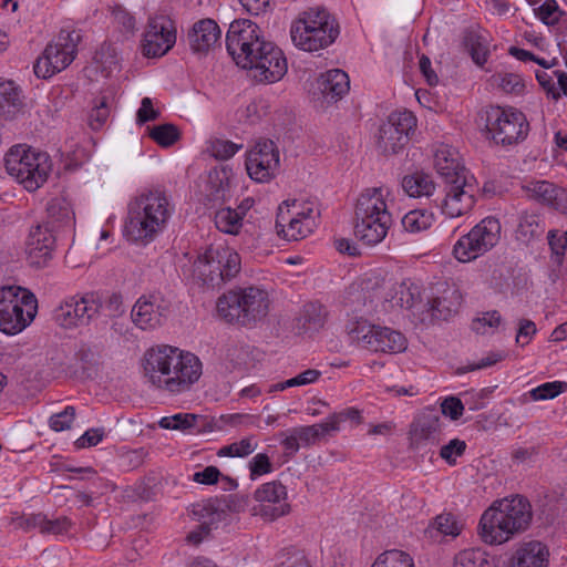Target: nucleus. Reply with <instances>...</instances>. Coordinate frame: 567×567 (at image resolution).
Returning a JSON list of instances; mask_svg holds the SVG:
<instances>
[{"label":"nucleus","mask_w":567,"mask_h":567,"mask_svg":"<svg viewBox=\"0 0 567 567\" xmlns=\"http://www.w3.org/2000/svg\"><path fill=\"white\" fill-rule=\"evenodd\" d=\"M262 35L259 25L251 20L240 19L230 23L226 34V49L234 61L239 59L247 64V58L251 54V47L258 44Z\"/></svg>","instance_id":"obj_16"},{"label":"nucleus","mask_w":567,"mask_h":567,"mask_svg":"<svg viewBox=\"0 0 567 567\" xmlns=\"http://www.w3.org/2000/svg\"><path fill=\"white\" fill-rule=\"evenodd\" d=\"M175 42L176 32L169 19L161 16L148 20L142 45L145 56H162L173 48Z\"/></svg>","instance_id":"obj_18"},{"label":"nucleus","mask_w":567,"mask_h":567,"mask_svg":"<svg viewBox=\"0 0 567 567\" xmlns=\"http://www.w3.org/2000/svg\"><path fill=\"white\" fill-rule=\"evenodd\" d=\"M312 213L313 209L310 206L293 212V218L289 220L287 229L279 228V236L287 240H299L307 237L315 225Z\"/></svg>","instance_id":"obj_31"},{"label":"nucleus","mask_w":567,"mask_h":567,"mask_svg":"<svg viewBox=\"0 0 567 567\" xmlns=\"http://www.w3.org/2000/svg\"><path fill=\"white\" fill-rule=\"evenodd\" d=\"M80 41L81 34L79 31L61 30L56 39L45 48L43 54L49 64L61 72L75 59Z\"/></svg>","instance_id":"obj_19"},{"label":"nucleus","mask_w":567,"mask_h":567,"mask_svg":"<svg viewBox=\"0 0 567 567\" xmlns=\"http://www.w3.org/2000/svg\"><path fill=\"white\" fill-rule=\"evenodd\" d=\"M254 157H256V161H269V165L271 164L275 169H278L279 167V151L270 140H264L256 143L254 148L247 155V158Z\"/></svg>","instance_id":"obj_43"},{"label":"nucleus","mask_w":567,"mask_h":567,"mask_svg":"<svg viewBox=\"0 0 567 567\" xmlns=\"http://www.w3.org/2000/svg\"><path fill=\"white\" fill-rule=\"evenodd\" d=\"M430 311L433 318L447 320L456 312V307H452V303L445 297H437L430 301Z\"/></svg>","instance_id":"obj_59"},{"label":"nucleus","mask_w":567,"mask_h":567,"mask_svg":"<svg viewBox=\"0 0 567 567\" xmlns=\"http://www.w3.org/2000/svg\"><path fill=\"white\" fill-rule=\"evenodd\" d=\"M258 446V443L255 441L254 436L245 437L239 442H234L231 444L223 446L217 455L218 456H229V457H244L250 455Z\"/></svg>","instance_id":"obj_49"},{"label":"nucleus","mask_w":567,"mask_h":567,"mask_svg":"<svg viewBox=\"0 0 567 567\" xmlns=\"http://www.w3.org/2000/svg\"><path fill=\"white\" fill-rule=\"evenodd\" d=\"M432 526L435 527L436 530L440 532L442 535L453 537L460 535L463 528V525L451 513H443L437 515L434 518Z\"/></svg>","instance_id":"obj_55"},{"label":"nucleus","mask_w":567,"mask_h":567,"mask_svg":"<svg viewBox=\"0 0 567 567\" xmlns=\"http://www.w3.org/2000/svg\"><path fill=\"white\" fill-rule=\"evenodd\" d=\"M97 305L100 306L97 310L99 318L103 317L112 320L121 318L125 312L122 296L118 293H112L104 299L97 293Z\"/></svg>","instance_id":"obj_41"},{"label":"nucleus","mask_w":567,"mask_h":567,"mask_svg":"<svg viewBox=\"0 0 567 567\" xmlns=\"http://www.w3.org/2000/svg\"><path fill=\"white\" fill-rule=\"evenodd\" d=\"M350 86L348 74L339 69L327 71L318 80V87L327 102L338 101Z\"/></svg>","instance_id":"obj_27"},{"label":"nucleus","mask_w":567,"mask_h":567,"mask_svg":"<svg viewBox=\"0 0 567 567\" xmlns=\"http://www.w3.org/2000/svg\"><path fill=\"white\" fill-rule=\"evenodd\" d=\"M402 227L409 233H419L431 226V215L422 210H411L401 220Z\"/></svg>","instance_id":"obj_52"},{"label":"nucleus","mask_w":567,"mask_h":567,"mask_svg":"<svg viewBox=\"0 0 567 567\" xmlns=\"http://www.w3.org/2000/svg\"><path fill=\"white\" fill-rule=\"evenodd\" d=\"M295 433H297L299 441L303 442L307 445L313 444L321 437L326 436L330 432H334L336 427L331 424H328L327 421L319 424L308 425L295 427Z\"/></svg>","instance_id":"obj_46"},{"label":"nucleus","mask_w":567,"mask_h":567,"mask_svg":"<svg viewBox=\"0 0 567 567\" xmlns=\"http://www.w3.org/2000/svg\"><path fill=\"white\" fill-rule=\"evenodd\" d=\"M144 374L156 388L182 393L200 378L202 362L190 352L161 346L145 353Z\"/></svg>","instance_id":"obj_1"},{"label":"nucleus","mask_w":567,"mask_h":567,"mask_svg":"<svg viewBox=\"0 0 567 567\" xmlns=\"http://www.w3.org/2000/svg\"><path fill=\"white\" fill-rule=\"evenodd\" d=\"M75 419V408L68 405L62 412L51 415L49 419L50 427L55 432L71 429Z\"/></svg>","instance_id":"obj_57"},{"label":"nucleus","mask_w":567,"mask_h":567,"mask_svg":"<svg viewBox=\"0 0 567 567\" xmlns=\"http://www.w3.org/2000/svg\"><path fill=\"white\" fill-rule=\"evenodd\" d=\"M567 388L566 382L554 381L546 382L535 389H533L529 394L534 401L540 400H551L558 396L564 390Z\"/></svg>","instance_id":"obj_56"},{"label":"nucleus","mask_w":567,"mask_h":567,"mask_svg":"<svg viewBox=\"0 0 567 567\" xmlns=\"http://www.w3.org/2000/svg\"><path fill=\"white\" fill-rule=\"evenodd\" d=\"M549 551L540 542L525 544L516 553L517 564L514 567H547Z\"/></svg>","instance_id":"obj_33"},{"label":"nucleus","mask_w":567,"mask_h":567,"mask_svg":"<svg viewBox=\"0 0 567 567\" xmlns=\"http://www.w3.org/2000/svg\"><path fill=\"white\" fill-rule=\"evenodd\" d=\"M434 167L446 185L472 176L460 163L458 154L449 146H441L435 151Z\"/></svg>","instance_id":"obj_24"},{"label":"nucleus","mask_w":567,"mask_h":567,"mask_svg":"<svg viewBox=\"0 0 567 567\" xmlns=\"http://www.w3.org/2000/svg\"><path fill=\"white\" fill-rule=\"evenodd\" d=\"M493 81L505 93L519 95L525 89L523 79L515 73L501 72L493 75Z\"/></svg>","instance_id":"obj_50"},{"label":"nucleus","mask_w":567,"mask_h":567,"mask_svg":"<svg viewBox=\"0 0 567 567\" xmlns=\"http://www.w3.org/2000/svg\"><path fill=\"white\" fill-rule=\"evenodd\" d=\"M532 517V506L520 495L497 501L482 515L480 535L486 544H503L526 530Z\"/></svg>","instance_id":"obj_2"},{"label":"nucleus","mask_w":567,"mask_h":567,"mask_svg":"<svg viewBox=\"0 0 567 567\" xmlns=\"http://www.w3.org/2000/svg\"><path fill=\"white\" fill-rule=\"evenodd\" d=\"M38 301L35 296L19 286L0 288V330L7 334H17L24 330L35 318Z\"/></svg>","instance_id":"obj_7"},{"label":"nucleus","mask_w":567,"mask_h":567,"mask_svg":"<svg viewBox=\"0 0 567 567\" xmlns=\"http://www.w3.org/2000/svg\"><path fill=\"white\" fill-rule=\"evenodd\" d=\"M485 136L496 145L512 146L523 142L529 133L526 115L514 107L489 105L478 114Z\"/></svg>","instance_id":"obj_6"},{"label":"nucleus","mask_w":567,"mask_h":567,"mask_svg":"<svg viewBox=\"0 0 567 567\" xmlns=\"http://www.w3.org/2000/svg\"><path fill=\"white\" fill-rule=\"evenodd\" d=\"M99 307L96 292L75 295L54 310L53 318L59 326L65 329L86 327L99 318Z\"/></svg>","instance_id":"obj_13"},{"label":"nucleus","mask_w":567,"mask_h":567,"mask_svg":"<svg viewBox=\"0 0 567 567\" xmlns=\"http://www.w3.org/2000/svg\"><path fill=\"white\" fill-rule=\"evenodd\" d=\"M466 443L458 439L451 440L446 445H443L440 451V456L445 460L450 465L456 463L453 456H461L465 452Z\"/></svg>","instance_id":"obj_61"},{"label":"nucleus","mask_w":567,"mask_h":567,"mask_svg":"<svg viewBox=\"0 0 567 567\" xmlns=\"http://www.w3.org/2000/svg\"><path fill=\"white\" fill-rule=\"evenodd\" d=\"M4 166L29 192L37 190L48 179L52 164L47 153L17 145L4 157Z\"/></svg>","instance_id":"obj_8"},{"label":"nucleus","mask_w":567,"mask_h":567,"mask_svg":"<svg viewBox=\"0 0 567 567\" xmlns=\"http://www.w3.org/2000/svg\"><path fill=\"white\" fill-rule=\"evenodd\" d=\"M355 216L392 219L382 187L364 189L357 199Z\"/></svg>","instance_id":"obj_25"},{"label":"nucleus","mask_w":567,"mask_h":567,"mask_svg":"<svg viewBox=\"0 0 567 567\" xmlns=\"http://www.w3.org/2000/svg\"><path fill=\"white\" fill-rule=\"evenodd\" d=\"M391 225L392 219L355 216L354 235L364 245L374 246L385 238Z\"/></svg>","instance_id":"obj_26"},{"label":"nucleus","mask_w":567,"mask_h":567,"mask_svg":"<svg viewBox=\"0 0 567 567\" xmlns=\"http://www.w3.org/2000/svg\"><path fill=\"white\" fill-rule=\"evenodd\" d=\"M254 498L258 505L254 506L255 515H259L265 520L274 522L290 512V505L287 503V488L279 481H271L259 486Z\"/></svg>","instance_id":"obj_15"},{"label":"nucleus","mask_w":567,"mask_h":567,"mask_svg":"<svg viewBox=\"0 0 567 567\" xmlns=\"http://www.w3.org/2000/svg\"><path fill=\"white\" fill-rule=\"evenodd\" d=\"M250 478L255 480L260 475L268 474L272 470V464L265 453L255 455L249 462Z\"/></svg>","instance_id":"obj_62"},{"label":"nucleus","mask_w":567,"mask_h":567,"mask_svg":"<svg viewBox=\"0 0 567 567\" xmlns=\"http://www.w3.org/2000/svg\"><path fill=\"white\" fill-rule=\"evenodd\" d=\"M544 228L542 226L540 217L536 214L524 213L519 217V224L517 227V237L523 241H529L530 239L538 237L543 234Z\"/></svg>","instance_id":"obj_40"},{"label":"nucleus","mask_w":567,"mask_h":567,"mask_svg":"<svg viewBox=\"0 0 567 567\" xmlns=\"http://www.w3.org/2000/svg\"><path fill=\"white\" fill-rule=\"evenodd\" d=\"M56 233V228L50 223L39 221L30 227L25 240V254L31 267H45L52 259Z\"/></svg>","instance_id":"obj_14"},{"label":"nucleus","mask_w":567,"mask_h":567,"mask_svg":"<svg viewBox=\"0 0 567 567\" xmlns=\"http://www.w3.org/2000/svg\"><path fill=\"white\" fill-rule=\"evenodd\" d=\"M386 123L392 128H395L399 134L405 135V138L410 141V134L416 126V117L411 111H396L389 115Z\"/></svg>","instance_id":"obj_42"},{"label":"nucleus","mask_w":567,"mask_h":567,"mask_svg":"<svg viewBox=\"0 0 567 567\" xmlns=\"http://www.w3.org/2000/svg\"><path fill=\"white\" fill-rule=\"evenodd\" d=\"M371 567H414V563L408 553L392 549L380 554Z\"/></svg>","instance_id":"obj_44"},{"label":"nucleus","mask_w":567,"mask_h":567,"mask_svg":"<svg viewBox=\"0 0 567 567\" xmlns=\"http://www.w3.org/2000/svg\"><path fill=\"white\" fill-rule=\"evenodd\" d=\"M499 235L498 219L486 217L456 241L453 254L461 262L471 261L491 250L498 243Z\"/></svg>","instance_id":"obj_11"},{"label":"nucleus","mask_w":567,"mask_h":567,"mask_svg":"<svg viewBox=\"0 0 567 567\" xmlns=\"http://www.w3.org/2000/svg\"><path fill=\"white\" fill-rule=\"evenodd\" d=\"M408 143L409 141L405 138V135L399 134L386 122L380 126L377 147L383 155L398 154Z\"/></svg>","instance_id":"obj_36"},{"label":"nucleus","mask_w":567,"mask_h":567,"mask_svg":"<svg viewBox=\"0 0 567 567\" xmlns=\"http://www.w3.org/2000/svg\"><path fill=\"white\" fill-rule=\"evenodd\" d=\"M246 169L248 175L257 182H268L277 171L271 164L269 165V161H256V157L246 158Z\"/></svg>","instance_id":"obj_53"},{"label":"nucleus","mask_w":567,"mask_h":567,"mask_svg":"<svg viewBox=\"0 0 567 567\" xmlns=\"http://www.w3.org/2000/svg\"><path fill=\"white\" fill-rule=\"evenodd\" d=\"M200 415L194 413H177L172 416H164L158 421V425L165 430L186 431L196 426Z\"/></svg>","instance_id":"obj_45"},{"label":"nucleus","mask_w":567,"mask_h":567,"mask_svg":"<svg viewBox=\"0 0 567 567\" xmlns=\"http://www.w3.org/2000/svg\"><path fill=\"white\" fill-rule=\"evenodd\" d=\"M241 147V144L228 140L214 138L209 141L208 152L215 158L226 161L233 157Z\"/></svg>","instance_id":"obj_54"},{"label":"nucleus","mask_w":567,"mask_h":567,"mask_svg":"<svg viewBox=\"0 0 567 567\" xmlns=\"http://www.w3.org/2000/svg\"><path fill=\"white\" fill-rule=\"evenodd\" d=\"M340 33L339 23L324 7L301 11L290 28L292 43L300 50L313 52L331 45Z\"/></svg>","instance_id":"obj_4"},{"label":"nucleus","mask_w":567,"mask_h":567,"mask_svg":"<svg viewBox=\"0 0 567 567\" xmlns=\"http://www.w3.org/2000/svg\"><path fill=\"white\" fill-rule=\"evenodd\" d=\"M351 341L374 352L400 353L406 349L405 337L386 327L359 323L349 332Z\"/></svg>","instance_id":"obj_12"},{"label":"nucleus","mask_w":567,"mask_h":567,"mask_svg":"<svg viewBox=\"0 0 567 567\" xmlns=\"http://www.w3.org/2000/svg\"><path fill=\"white\" fill-rule=\"evenodd\" d=\"M442 414L449 416L451 420H458L464 411V403L456 396H449L441 403Z\"/></svg>","instance_id":"obj_64"},{"label":"nucleus","mask_w":567,"mask_h":567,"mask_svg":"<svg viewBox=\"0 0 567 567\" xmlns=\"http://www.w3.org/2000/svg\"><path fill=\"white\" fill-rule=\"evenodd\" d=\"M243 218L244 213L225 207L216 212L214 221L218 230L229 235H237L243 226Z\"/></svg>","instance_id":"obj_38"},{"label":"nucleus","mask_w":567,"mask_h":567,"mask_svg":"<svg viewBox=\"0 0 567 567\" xmlns=\"http://www.w3.org/2000/svg\"><path fill=\"white\" fill-rule=\"evenodd\" d=\"M216 309L227 323L254 327L268 315V293L257 287L233 289L218 297Z\"/></svg>","instance_id":"obj_5"},{"label":"nucleus","mask_w":567,"mask_h":567,"mask_svg":"<svg viewBox=\"0 0 567 567\" xmlns=\"http://www.w3.org/2000/svg\"><path fill=\"white\" fill-rule=\"evenodd\" d=\"M328 312L323 305L319 302H308L303 306L297 322L299 330L303 332H316L323 328L327 321Z\"/></svg>","instance_id":"obj_34"},{"label":"nucleus","mask_w":567,"mask_h":567,"mask_svg":"<svg viewBox=\"0 0 567 567\" xmlns=\"http://www.w3.org/2000/svg\"><path fill=\"white\" fill-rule=\"evenodd\" d=\"M537 16L546 25H554L558 23L559 16H555L558 11V4L556 0H546L540 7L536 9Z\"/></svg>","instance_id":"obj_63"},{"label":"nucleus","mask_w":567,"mask_h":567,"mask_svg":"<svg viewBox=\"0 0 567 567\" xmlns=\"http://www.w3.org/2000/svg\"><path fill=\"white\" fill-rule=\"evenodd\" d=\"M454 567H495L494 561L481 549H465L454 558Z\"/></svg>","instance_id":"obj_39"},{"label":"nucleus","mask_w":567,"mask_h":567,"mask_svg":"<svg viewBox=\"0 0 567 567\" xmlns=\"http://www.w3.org/2000/svg\"><path fill=\"white\" fill-rule=\"evenodd\" d=\"M22 90L12 80L0 79V116L12 118L24 105Z\"/></svg>","instance_id":"obj_29"},{"label":"nucleus","mask_w":567,"mask_h":567,"mask_svg":"<svg viewBox=\"0 0 567 567\" xmlns=\"http://www.w3.org/2000/svg\"><path fill=\"white\" fill-rule=\"evenodd\" d=\"M71 520L66 516H61L54 519H49L44 515L41 533L51 535H61L69 532L71 528Z\"/></svg>","instance_id":"obj_60"},{"label":"nucleus","mask_w":567,"mask_h":567,"mask_svg":"<svg viewBox=\"0 0 567 567\" xmlns=\"http://www.w3.org/2000/svg\"><path fill=\"white\" fill-rule=\"evenodd\" d=\"M150 136L162 147H169L179 138L178 128L171 124L155 125L150 130Z\"/></svg>","instance_id":"obj_48"},{"label":"nucleus","mask_w":567,"mask_h":567,"mask_svg":"<svg viewBox=\"0 0 567 567\" xmlns=\"http://www.w3.org/2000/svg\"><path fill=\"white\" fill-rule=\"evenodd\" d=\"M221 30L213 19H202L193 24L187 33L190 50L197 54H206L215 45L220 44Z\"/></svg>","instance_id":"obj_20"},{"label":"nucleus","mask_w":567,"mask_h":567,"mask_svg":"<svg viewBox=\"0 0 567 567\" xmlns=\"http://www.w3.org/2000/svg\"><path fill=\"white\" fill-rule=\"evenodd\" d=\"M257 43L251 47L247 64L240 62L239 59L235 61L236 64L252 71V76L258 82L279 81L287 72V61L282 51L275 43L267 41L264 35L258 39Z\"/></svg>","instance_id":"obj_10"},{"label":"nucleus","mask_w":567,"mask_h":567,"mask_svg":"<svg viewBox=\"0 0 567 567\" xmlns=\"http://www.w3.org/2000/svg\"><path fill=\"white\" fill-rule=\"evenodd\" d=\"M172 213L173 207L165 192H143L128 205L125 233L130 239L147 244L165 229Z\"/></svg>","instance_id":"obj_3"},{"label":"nucleus","mask_w":567,"mask_h":567,"mask_svg":"<svg viewBox=\"0 0 567 567\" xmlns=\"http://www.w3.org/2000/svg\"><path fill=\"white\" fill-rule=\"evenodd\" d=\"M476 183L474 176L463 178L445 186V196L441 203L442 213L449 218L468 214L475 205Z\"/></svg>","instance_id":"obj_17"},{"label":"nucleus","mask_w":567,"mask_h":567,"mask_svg":"<svg viewBox=\"0 0 567 567\" xmlns=\"http://www.w3.org/2000/svg\"><path fill=\"white\" fill-rule=\"evenodd\" d=\"M394 300L401 308L411 309L420 300V289L412 282L402 281L395 287Z\"/></svg>","instance_id":"obj_47"},{"label":"nucleus","mask_w":567,"mask_h":567,"mask_svg":"<svg viewBox=\"0 0 567 567\" xmlns=\"http://www.w3.org/2000/svg\"><path fill=\"white\" fill-rule=\"evenodd\" d=\"M231 169L214 168L207 177L206 196L209 202L223 203L229 196Z\"/></svg>","instance_id":"obj_30"},{"label":"nucleus","mask_w":567,"mask_h":567,"mask_svg":"<svg viewBox=\"0 0 567 567\" xmlns=\"http://www.w3.org/2000/svg\"><path fill=\"white\" fill-rule=\"evenodd\" d=\"M248 504V496L228 495L221 499H209L204 504H196L193 514L197 517H210V523H219L226 518L227 511L241 512Z\"/></svg>","instance_id":"obj_21"},{"label":"nucleus","mask_w":567,"mask_h":567,"mask_svg":"<svg viewBox=\"0 0 567 567\" xmlns=\"http://www.w3.org/2000/svg\"><path fill=\"white\" fill-rule=\"evenodd\" d=\"M502 322V317L497 310L486 311L472 321V330L476 333H486V328H497Z\"/></svg>","instance_id":"obj_58"},{"label":"nucleus","mask_w":567,"mask_h":567,"mask_svg":"<svg viewBox=\"0 0 567 567\" xmlns=\"http://www.w3.org/2000/svg\"><path fill=\"white\" fill-rule=\"evenodd\" d=\"M462 44L470 53L472 60L482 66L487 62L489 55V42L480 28L470 27L463 31Z\"/></svg>","instance_id":"obj_28"},{"label":"nucleus","mask_w":567,"mask_h":567,"mask_svg":"<svg viewBox=\"0 0 567 567\" xmlns=\"http://www.w3.org/2000/svg\"><path fill=\"white\" fill-rule=\"evenodd\" d=\"M240 271V256L229 247H209L198 256L193 266V276L202 285L219 288Z\"/></svg>","instance_id":"obj_9"},{"label":"nucleus","mask_w":567,"mask_h":567,"mask_svg":"<svg viewBox=\"0 0 567 567\" xmlns=\"http://www.w3.org/2000/svg\"><path fill=\"white\" fill-rule=\"evenodd\" d=\"M440 431V416L433 411L419 414L410 425L409 439L413 449H420L437 442Z\"/></svg>","instance_id":"obj_23"},{"label":"nucleus","mask_w":567,"mask_h":567,"mask_svg":"<svg viewBox=\"0 0 567 567\" xmlns=\"http://www.w3.org/2000/svg\"><path fill=\"white\" fill-rule=\"evenodd\" d=\"M110 116L109 99L99 96L93 101V107L89 115V125L92 130H100Z\"/></svg>","instance_id":"obj_51"},{"label":"nucleus","mask_w":567,"mask_h":567,"mask_svg":"<svg viewBox=\"0 0 567 567\" xmlns=\"http://www.w3.org/2000/svg\"><path fill=\"white\" fill-rule=\"evenodd\" d=\"M48 218L42 220L43 223H50V225L56 228L68 226L72 224L74 218V212L70 200L65 197H54L47 206Z\"/></svg>","instance_id":"obj_35"},{"label":"nucleus","mask_w":567,"mask_h":567,"mask_svg":"<svg viewBox=\"0 0 567 567\" xmlns=\"http://www.w3.org/2000/svg\"><path fill=\"white\" fill-rule=\"evenodd\" d=\"M402 188L410 197H429L433 194L435 185L430 175L415 172L403 177Z\"/></svg>","instance_id":"obj_37"},{"label":"nucleus","mask_w":567,"mask_h":567,"mask_svg":"<svg viewBox=\"0 0 567 567\" xmlns=\"http://www.w3.org/2000/svg\"><path fill=\"white\" fill-rule=\"evenodd\" d=\"M527 196L563 214H567V190L547 181H534L523 186Z\"/></svg>","instance_id":"obj_22"},{"label":"nucleus","mask_w":567,"mask_h":567,"mask_svg":"<svg viewBox=\"0 0 567 567\" xmlns=\"http://www.w3.org/2000/svg\"><path fill=\"white\" fill-rule=\"evenodd\" d=\"M132 320L141 329H153L162 323V312L159 306L141 298L132 309Z\"/></svg>","instance_id":"obj_32"}]
</instances>
